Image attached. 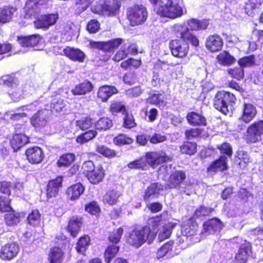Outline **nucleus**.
Here are the masks:
<instances>
[{
  "label": "nucleus",
  "mask_w": 263,
  "mask_h": 263,
  "mask_svg": "<svg viewBox=\"0 0 263 263\" xmlns=\"http://www.w3.org/2000/svg\"><path fill=\"white\" fill-rule=\"evenodd\" d=\"M213 210L211 208L201 206L195 211L194 216L196 218H200L209 215Z\"/></svg>",
  "instance_id": "nucleus-60"
},
{
  "label": "nucleus",
  "mask_w": 263,
  "mask_h": 263,
  "mask_svg": "<svg viewBox=\"0 0 263 263\" xmlns=\"http://www.w3.org/2000/svg\"><path fill=\"white\" fill-rule=\"evenodd\" d=\"M206 47L212 52H216L222 47L223 41L220 36L217 34L209 36L206 41Z\"/></svg>",
  "instance_id": "nucleus-18"
},
{
  "label": "nucleus",
  "mask_w": 263,
  "mask_h": 263,
  "mask_svg": "<svg viewBox=\"0 0 263 263\" xmlns=\"http://www.w3.org/2000/svg\"><path fill=\"white\" fill-rule=\"evenodd\" d=\"M16 9L13 7H7L0 10V22L6 23L12 17Z\"/></svg>",
  "instance_id": "nucleus-40"
},
{
  "label": "nucleus",
  "mask_w": 263,
  "mask_h": 263,
  "mask_svg": "<svg viewBox=\"0 0 263 263\" xmlns=\"http://www.w3.org/2000/svg\"><path fill=\"white\" fill-rule=\"evenodd\" d=\"M228 168V159L226 156H221L208 167V172L210 173H215L217 171L227 170Z\"/></svg>",
  "instance_id": "nucleus-19"
},
{
  "label": "nucleus",
  "mask_w": 263,
  "mask_h": 263,
  "mask_svg": "<svg viewBox=\"0 0 263 263\" xmlns=\"http://www.w3.org/2000/svg\"><path fill=\"white\" fill-rule=\"evenodd\" d=\"M123 233V229L119 228L114 230L109 235V240L113 243L117 244L119 242Z\"/></svg>",
  "instance_id": "nucleus-55"
},
{
  "label": "nucleus",
  "mask_w": 263,
  "mask_h": 263,
  "mask_svg": "<svg viewBox=\"0 0 263 263\" xmlns=\"http://www.w3.org/2000/svg\"><path fill=\"white\" fill-rule=\"evenodd\" d=\"M156 237V233L151 231L149 227H144L140 229H135L129 234L127 239L128 243L138 248L146 240L150 243Z\"/></svg>",
  "instance_id": "nucleus-3"
},
{
  "label": "nucleus",
  "mask_w": 263,
  "mask_h": 263,
  "mask_svg": "<svg viewBox=\"0 0 263 263\" xmlns=\"http://www.w3.org/2000/svg\"><path fill=\"white\" fill-rule=\"evenodd\" d=\"M120 7V4L116 0L100 1L91 7V10L94 13L108 16H115Z\"/></svg>",
  "instance_id": "nucleus-6"
},
{
  "label": "nucleus",
  "mask_w": 263,
  "mask_h": 263,
  "mask_svg": "<svg viewBox=\"0 0 263 263\" xmlns=\"http://www.w3.org/2000/svg\"><path fill=\"white\" fill-rule=\"evenodd\" d=\"M254 56L245 57L238 61L239 66L243 69L244 67H251L254 65Z\"/></svg>",
  "instance_id": "nucleus-57"
},
{
  "label": "nucleus",
  "mask_w": 263,
  "mask_h": 263,
  "mask_svg": "<svg viewBox=\"0 0 263 263\" xmlns=\"http://www.w3.org/2000/svg\"><path fill=\"white\" fill-rule=\"evenodd\" d=\"M184 24L188 27L189 31L191 33L190 30H198L206 29L209 25V23L206 20L199 21L195 18H192L188 20L186 23H184L181 25Z\"/></svg>",
  "instance_id": "nucleus-28"
},
{
  "label": "nucleus",
  "mask_w": 263,
  "mask_h": 263,
  "mask_svg": "<svg viewBox=\"0 0 263 263\" xmlns=\"http://www.w3.org/2000/svg\"><path fill=\"white\" fill-rule=\"evenodd\" d=\"M185 178L186 175L183 171H176L170 176L167 185L170 189L179 187Z\"/></svg>",
  "instance_id": "nucleus-20"
},
{
  "label": "nucleus",
  "mask_w": 263,
  "mask_h": 263,
  "mask_svg": "<svg viewBox=\"0 0 263 263\" xmlns=\"http://www.w3.org/2000/svg\"><path fill=\"white\" fill-rule=\"evenodd\" d=\"M145 159L147 163L153 167L171 160V158L162 151L147 152Z\"/></svg>",
  "instance_id": "nucleus-9"
},
{
  "label": "nucleus",
  "mask_w": 263,
  "mask_h": 263,
  "mask_svg": "<svg viewBox=\"0 0 263 263\" xmlns=\"http://www.w3.org/2000/svg\"><path fill=\"white\" fill-rule=\"evenodd\" d=\"M174 31L178 33L181 39L173 40L170 42L169 47L173 56L183 58L185 57L189 52V47L187 42L193 46H197L199 41L197 37L191 33L185 25H175Z\"/></svg>",
  "instance_id": "nucleus-1"
},
{
  "label": "nucleus",
  "mask_w": 263,
  "mask_h": 263,
  "mask_svg": "<svg viewBox=\"0 0 263 263\" xmlns=\"http://www.w3.org/2000/svg\"><path fill=\"white\" fill-rule=\"evenodd\" d=\"M59 18L57 13L41 15L34 22L35 27L38 29H48L54 25Z\"/></svg>",
  "instance_id": "nucleus-10"
},
{
  "label": "nucleus",
  "mask_w": 263,
  "mask_h": 263,
  "mask_svg": "<svg viewBox=\"0 0 263 263\" xmlns=\"http://www.w3.org/2000/svg\"><path fill=\"white\" fill-rule=\"evenodd\" d=\"M10 199L4 196L0 197V211L2 212H9L11 210L10 206Z\"/></svg>",
  "instance_id": "nucleus-62"
},
{
  "label": "nucleus",
  "mask_w": 263,
  "mask_h": 263,
  "mask_svg": "<svg viewBox=\"0 0 263 263\" xmlns=\"http://www.w3.org/2000/svg\"><path fill=\"white\" fill-rule=\"evenodd\" d=\"M236 158L240 160L238 164L240 168H244L250 162V158L248 153L244 151H239L237 152Z\"/></svg>",
  "instance_id": "nucleus-46"
},
{
  "label": "nucleus",
  "mask_w": 263,
  "mask_h": 263,
  "mask_svg": "<svg viewBox=\"0 0 263 263\" xmlns=\"http://www.w3.org/2000/svg\"><path fill=\"white\" fill-rule=\"evenodd\" d=\"M63 181L62 177H58L55 179L50 181L47 185V196L48 198L55 197L62 186Z\"/></svg>",
  "instance_id": "nucleus-22"
},
{
  "label": "nucleus",
  "mask_w": 263,
  "mask_h": 263,
  "mask_svg": "<svg viewBox=\"0 0 263 263\" xmlns=\"http://www.w3.org/2000/svg\"><path fill=\"white\" fill-rule=\"evenodd\" d=\"M47 111L40 110L34 115L30 119L31 124L35 128H41L47 123Z\"/></svg>",
  "instance_id": "nucleus-21"
},
{
  "label": "nucleus",
  "mask_w": 263,
  "mask_h": 263,
  "mask_svg": "<svg viewBox=\"0 0 263 263\" xmlns=\"http://www.w3.org/2000/svg\"><path fill=\"white\" fill-rule=\"evenodd\" d=\"M221 64L223 65H230L235 62V59L227 51H223L217 57Z\"/></svg>",
  "instance_id": "nucleus-38"
},
{
  "label": "nucleus",
  "mask_w": 263,
  "mask_h": 263,
  "mask_svg": "<svg viewBox=\"0 0 263 263\" xmlns=\"http://www.w3.org/2000/svg\"><path fill=\"white\" fill-rule=\"evenodd\" d=\"M162 189V186L158 183L151 184L145 192L144 200L145 201H148L150 199L154 198L156 195L159 194V191Z\"/></svg>",
  "instance_id": "nucleus-33"
},
{
  "label": "nucleus",
  "mask_w": 263,
  "mask_h": 263,
  "mask_svg": "<svg viewBox=\"0 0 263 263\" xmlns=\"http://www.w3.org/2000/svg\"><path fill=\"white\" fill-rule=\"evenodd\" d=\"M251 250V245L246 240L241 244L238 253L236 254L233 263H245L247 256Z\"/></svg>",
  "instance_id": "nucleus-15"
},
{
  "label": "nucleus",
  "mask_w": 263,
  "mask_h": 263,
  "mask_svg": "<svg viewBox=\"0 0 263 263\" xmlns=\"http://www.w3.org/2000/svg\"><path fill=\"white\" fill-rule=\"evenodd\" d=\"M176 1L165 2L155 8L156 13L161 17L176 18L183 14L182 7Z\"/></svg>",
  "instance_id": "nucleus-5"
},
{
  "label": "nucleus",
  "mask_w": 263,
  "mask_h": 263,
  "mask_svg": "<svg viewBox=\"0 0 263 263\" xmlns=\"http://www.w3.org/2000/svg\"><path fill=\"white\" fill-rule=\"evenodd\" d=\"M128 54L129 52L126 50V47L123 46L121 49L116 53L113 59L115 61L119 62L125 58Z\"/></svg>",
  "instance_id": "nucleus-63"
},
{
  "label": "nucleus",
  "mask_w": 263,
  "mask_h": 263,
  "mask_svg": "<svg viewBox=\"0 0 263 263\" xmlns=\"http://www.w3.org/2000/svg\"><path fill=\"white\" fill-rule=\"evenodd\" d=\"M109 110L112 114L122 112L123 114L127 110L125 106L120 102H114L111 103L109 107Z\"/></svg>",
  "instance_id": "nucleus-53"
},
{
  "label": "nucleus",
  "mask_w": 263,
  "mask_h": 263,
  "mask_svg": "<svg viewBox=\"0 0 263 263\" xmlns=\"http://www.w3.org/2000/svg\"><path fill=\"white\" fill-rule=\"evenodd\" d=\"M186 120L193 126L205 125L206 123V120L204 116L194 111L188 113Z\"/></svg>",
  "instance_id": "nucleus-26"
},
{
  "label": "nucleus",
  "mask_w": 263,
  "mask_h": 263,
  "mask_svg": "<svg viewBox=\"0 0 263 263\" xmlns=\"http://www.w3.org/2000/svg\"><path fill=\"white\" fill-rule=\"evenodd\" d=\"M220 153L226 154L228 157H231L232 155V148L228 143H223L218 147Z\"/></svg>",
  "instance_id": "nucleus-64"
},
{
  "label": "nucleus",
  "mask_w": 263,
  "mask_h": 263,
  "mask_svg": "<svg viewBox=\"0 0 263 263\" xmlns=\"http://www.w3.org/2000/svg\"><path fill=\"white\" fill-rule=\"evenodd\" d=\"M127 18L132 26L143 24L147 18L148 13L145 6L136 5L128 9Z\"/></svg>",
  "instance_id": "nucleus-7"
},
{
  "label": "nucleus",
  "mask_w": 263,
  "mask_h": 263,
  "mask_svg": "<svg viewBox=\"0 0 263 263\" xmlns=\"http://www.w3.org/2000/svg\"><path fill=\"white\" fill-rule=\"evenodd\" d=\"M97 135V132L93 130H90L79 135L77 138V142L80 144L85 143L92 139Z\"/></svg>",
  "instance_id": "nucleus-43"
},
{
  "label": "nucleus",
  "mask_w": 263,
  "mask_h": 263,
  "mask_svg": "<svg viewBox=\"0 0 263 263\" xmlns=\"http://www.w3.org/2000/svg\"><path fill=\"white\" fill-rule=\"evenodd\" d=\"M93 88L92 84L88 81H85L83 83L77 85L74 88L71 90L73 95H83L91 91Z\"/></svg>",
  "instance_id": "nucleus-31"
},
{
  "label": "nucleus",
  "mask_w": 263,
  "mask_h": 263,
  "mask_svg": "<svg viewBox=\"0 0 263 263\" xmlns=\"http://www.w3.org/2000/svg\"><path fill=\"white\" fill-rule=\"evenodd\" d=\"M82 218L78 217H73L69 221L68 229L71 235L73 237L77 236L82 224Z\"/></svg>",
  "instance_id": "nucleus-32"
},
{
  "label": "nucleus",
  "mask_w": 263,
  "mask_h": 263,
  "mask_svg": "<svg viewBox=\"0 0 263 263\" xmlns=\"http://www.w3.org/2000/svg\"><path fill=\"white\" fill-rule=\"evenodd\" d=\"M27 160L32 164H38L42 162L44 158L42 149L39 147L28 148L26 152Z\"/></svg>",
  "instance_id": "nucleus-13"
},
{
  "label": "nucleus",
  "mask_w": 263,
  "mask_h": 263,
  "mask_svg": "<svg viewBox=\"0 0 263 263\" xmlns=\"http://www.w3.org/2000/svg\"><path fill=\"white\" fill-rule=\"evenodd\" d=\"M197 230V223L194 222L192 219H190L184 222L181 229V233L183 236H185L187 239L189 237L196 235Z\"/></svg>",
  "instance_id": "nucleus-25"
},
{
  "label": "nucleus",
  "mask_w": 263,
  "mask_h": 263,
  "mask_svg": "<svg viewBox=\"0 0 263 263\" xmlns=\"http://www.w3.org/2000/svg\"><path fill=\"white\" fill-rule=\"evenodd\" d=\"M117 93L118 90L115 86L104 85L99 89L97 96L99 98L101 99L102 101L106 102L114 94Z\"/></svg>",
  "instance_id": "nucleus-23"
},
{
  "label": "nucleus",
  "mask_w": 263,
  "mask_h": 263,
  "mask_svg": "<svg viewBox=\"0 0 263 263\" xmlns=\"http://www.w3.org/2000/svg\"><path fill=\"white\" fill-rule=\"evenodd\" d=\"M89 241L90 238L88 236L81 237L77 245L76 250L77 252L81 253L85 252L89 245Z\"/></svg>",
  "instance_id": "nucleus-51"
},
{
  "label": "nucleus",
  "mask_w": 263,
  "mask_h": 263,
  "mask_svg": "<svg viewBox=\"0 0 263 263\" xmlns=\"http://www.w3.org/2000/svg\"><path fill=\"white\" fill-rule=\"evenodd\" d=\"M96 151L98 153L106 157H113L116 155V153L114 151L102 145H98Z\"/></svg>",
  "instance_id": "nucleus-54"
},
{
  "label": "nucleus",
  "mask_w": 263,
  "mask_h": 263,
  "mask_svg": "<svg viewBox=\"0 0 263 263\" xmlns=\"http://www.w3.org/2000/svg\"><path fill=\"white\" fill-rule=\"evenodd\" d=\"M63 52L66 57L72 61L82 62L85 58L84 52L79 49L67 47L64 49Z\"/></svg>",
  "instance_id": "nucleus-24"
},
{
  "label": "nucleus",
  "mask_w": 263,
  "mask_h": 263,
  "mask_svg": "<svg viewBox=\"0 0 263 263\" xmlns=\"http://www.w3.org/2000/svg\"><path fill=\"white\" fill-rule=\"evenodd\" d=\"M105 175V171L102 167L99 166L92 170H87L86 177L89 181L93 184L101 182Z\"/></svg>",
  "instance_id": "nucleus-17"
},
{
  "label": "nucleus",
  "mask_w": 263,
  "mask_h": 263,
  "mask_svg": "<svg viewBox=\"0 0 263 263\" xmlns=\"http://www.w3.org/2000/svg\"><path fill=\"white\" fill-rule=\"evenodd\" d=\"M75 156L72 154H66L62 156L57 162L59 166H67L74 160Z\"/></svg>",
  "instance_id": "nucleus-47"
},
{
  "label": "nucleus",
  "mask_w": 263,
  "mask_h": 263,
  "mask_svg": "<svg viewBox=\"0 0 263 263\" xmlns=\"http://www.w3.org/2000/svg\"><path fill=\"white\" fill-rule=\"evenodd\" d=\"M29 142L28 137L24 134H15L11 141V144L14 150H17Z\"/></svg>",
  "instance_id": "nucleus-34"
},
{
  "label": "nucleus",
  "mask_w": 263,
  "mask_h": 263,
  "mask_svg": "<svg viewBox=\"0 0 263 263\" xmlns=\"http://www.w3.org/2000/svg\"><path fill=\"white\" fill-rule=\"evenodd\" d=\"M41 220V214L37 210H32L27 217V221L29 224L37 226L40 223Z\"/></svg>",
  "instance_id": "nucleus-48"
},
{
  "label": "nucleus",
  "mask_w": 263,
  "mask_h": 263,
  "mask_svg": "<svg viewBox=\"0 0 263 263\" xmlns=\"http://www.w3.org/2000/svg\"><path fill=\"white\" fill-rule=\"evenodd\" d=\"M119 247L116 246H109L106 249L104 253L105 261L106 263H110L119 251Z\"/></svg>",
  "instance_id": "nucleus-45"
},
{
  "label": "nucleus",
  "mask_w": 263,
  "mask_h": 263,
  "mask_svg": "<svg viewBox=\"0 0 263 263\" xmlns=\"http://www.w3.org/2000/svg\"><path fill=\"white\" fill-rule=\"evenodd\" d=\"M50 263H61L63 259V253L58 247L52 248L49 254Z\"/></svg>",
  "instance_id": "nucleus-37"
},
{
  "label": "nucleus",
  "mask_w": 263,
  "mask_h": 263,
  "mask_svg": "<svg viewBox=\"0 0 263 263\" xmlns=\"http://www.w3.org/2000/svg\"><path fill=\"white\" fill-rule=\"evenodd\" d=\"M228 72L232 78L237 80H241L244 76L243 70L240 66V67L230 68L228 70Z\"/></svg>",
  "instance_id": "nucleus-58"
},
{
  "label": "nucleus",
  "mask_w": 263,
  "mask_h": 263,
  "mask_svg": "<svg viewBox=\"0 0 263 263\" xmlns=\"http://www.w3.org/2000/svg\"><path fill=\"white\" fill-rule=\"evenodd\" d=\"M223 227L220 219L214 218L205 221L203 224L204 232L208 234L219 232Z\"/></svg>",
  "instance_id": "nucleus-16"
},
{
  "label": "nucleus",
  "mask_w": 263,
  "mask_h": 263,
  "mask_svg": "<svg viewBox=\"0 0 263 263\" xmlns=\"http://www.w3.org/2000/svg\"><path fill=\"white\" fill-rule=\"evenodd\" d=\"M263 135V120H258L247 128L245 138L248 143H255L261 139Z\"/></svg>",
  "instance_id": "nucleus-8"
},
{
  "label": "nucleus",
  "mask_w": 263,
  "mask_h": 263,
  "mask_svg": "<svg viewBox=\"0 0 263 263\" xmlns=\"http://www.w3.org/2000/svg\"><path fill=\"white\" fill-rule=\"evenodd\" d=\"M123 127L127 128H131L136 126L135 119L132 114H129L127 111L123 114Z\"/></svg>",
  "instance_id": "nucleus-52"
},
{
  "label": "nucleus",
  "mask_w": 263,
  "mask_h": 263,
  "mask_svg": "<svg viewBox=\"0 0 263 263\" xmlns=\"http://www.w3.org/2000/svg\"><path fill=\"white\" fill-rule=\"evenodd\" d=\"M84 187L81 183H77L70 186L67 191V194L71 200L78 199L83 193Z\"/></svg>",
  "instance_id": "nucleus-30"
},
{
  "label": "nucleus",
  "mask_w": 263,
  "mask_h": 263,
  "mask_svg": "<svg viewBox=\"0 0 263 263\" xmlns=\"http://www.w3.org/2000/svg\"><path fill=\"white\" fill-rule=\"evenodd\" d=\"M180 151L182 154L193 155L196 152V144L193 142H185L180 147Z\"/></svg>",
  "instance_id": "nucleus-50"
},
{
  "label": "nucleus",
  "mask_w": 263,
  "mask_h": 263,
  "mask_svg": "<svg viewBox=\"0 0 263 263\" xmlns=\"http://www.w3.org/2000/svg\"><path fill=\"white\" fill-rule=\"evenodd\" d=\"M173 242L170 241L162 246L157 251V257L158 259L165 257L168 258L172 256V250Z\"/></svg>",
  "instance_id": "nucleus-36"
},
{
  "label": "nucleus",
  "mask_w": 263,
  "mask_h": 263,
  "mask_svg": "<svg viewBox=\"0 0 263 263\" xmlns=\"http://www.w3.org/2000/svg\"><path fill=\"white\" fill-rule=\"evenodd\" d=\"M133 141L132 138L123 134L120 135L114 139V142L117 145L130 144Z\"/></svg>",
  "instance_id": "nucleus-59"
},
{
  "label": "nucleus",
  "mask_w": 263,
  "mask_h": 263,
  "mask_svg": "<svg viewBox=\"0 0 263 263\" xmlns=\"http://www.w3.org/2000/svg\"><path fill=\"white\" fill-rule=\"evenodd\" d=\"M65 106V103L59 95H56L51 100L50 107L53 111L59 112Z\"/></svg>",
  "instance_id": "nucleus-42"
},
{
  "label": "nucleus",
  "mask_w": 263,
  "mask_h": 263,
  "mask_svg": "<svg viewBox=\"0 0 263 263\" xmlns=\"http://www.w3.org/2000/svg\"><path fill=\"white\" fill-rule=\"evenodd\" d=\"M5 220L7 225L13 226L20 221V214L17 213H9L5 215Z\"/></svg>",
  "instance_id": "nucleus-49"
},
{
  "label": "nucleus",
  "mask_w": 263,
  "mask_h": 263,
  "mask_svg": "<svg viewBox=\"0 0 263 263\" xmlns=\"http://www.w3.org/2000/svg\"><path fill=\"white\" fill-rule=\"evenodd\" d=\"M112 121L111 119L103 117L96 122L95 126L97 129L106 130L112 127Z\"/></svg>",
  "instance_id": "nucleus-44"
},
{
  "label": "nucleus",
  "mask_w": 263,
  "mask_h": 263,
  "mask_svg": "<svg viewBox=\"0 0 263 263\" xmlns=\"http://www.w3.org/2000/svg\"><path fill=\"white\" fill-rule=\"evenodd\" d=\"M119 194L116 191L112 190L107 192L103 197V202L109 205H113L117 203Z\"/></svg>",
  "instance_id": "nucleus-41"
},
{
  "label": "nucleus",
  "mask_w": 263,
  "mask_h": 263,
  "mask_svg": "<svg viewBox=\"0 0 263 263\" xmlns=\"http://www.w3.org/2000/svg\"><path fill=\"white\" fill-rule=\"evenodd\" d=\"M2 80L5 85L12 89L9 94L14 102H17L23 99L28 93H31L34 90V88L29 84L18 86V80L11 76H3Z\"/></svg>",
  "instance_id": "nucleus-2"
},
{
  "label": "nucleus",
  "mask_w": 263,
  "mask_h": 263,
  "mask_svg": "<svg viewBox=\"0 0 263 263\" xmlns=\"http://www.w3.org/2000/svg\"><path fill=\"white\" fill-rule=\"evenodd\" d=\"M175 224L168 222L164 225L160 231L158 235V239L160 241H162L165 239L168 238L172 233V229L174 228Z\"/></svg>",
  "instance_id": "nucleus-39"
},
{
  "label": "nucleus",
  "mask_w": 263,
  "mask_h": 263,
  "mask_svg": "<svg viewBox=\"0 0 263 263\" xmlns=\"http://www.w3.org/2000/svg\"><path fill=\"white\" fill-rule=\"evenodd\" d=\"M256 114L257 110L254 105L250 103H245L242 108V113L239 119L246 123H248L254 119Z\"/></svg>",
  "instance_id": "nucleus-14"
},
{
  "label": "nucleus",
  "mask_w": 263,
  "mask_h": 263,
  "mask_svg": "<svg viewBox=\"0 0 263 263\" xmlns=\"http://www.w3.org/2000/svg\"><path fill=\"white\" fill-rule=\"evenodd\" d=\"M17 39L19 44L23 47H33L38 44L41 40V37L37 34L20 36Z\"/></svg>",
  "instance_id": "nucleus-27"
},
{
  "label": "nucleus",
  "mask_w": 263,
  "mask_h": 263,
  "mask_svg": "<svg viewBox=\"0 0 263 263\" xmlns=\"http://www.w3.org/2000/svg\"><path fill=\"white\" fill-rule=\"evenodd\" d=\"M48 0H28L26 4L25 10L30 15H34L40 6L47 4Z\"/></svg>",
  "instance_id": "nucleus-29"
},
{
  "label": "nucleus",
  "mask_w": 263,
  "mask_h": 263,
  "mask_svg": "<svg viewBox=\"0 0 263 263\" xmlns=\"http://www.w3.org/2000/svg\"><path fill=\"white\" fill-rule=\"evenodd\" d=\"M261 6L260 0H249L245 6L246 13L249 16L253 17Z\"/></svg>",
  "instance_id": "nucleus-35"
},
{
  "label": "nucleus",
  "mask_w": 263,
  "mask_h": 263,
  "mask_svg": "<svg viewBox=\"0 0 263 263\" xmlns=\"http://www.w3.org/2000/svg\"><path fill=\"white\" fill-rule=\"evenodd\" d=\"M236 98L233 93L229 91H218L214 100L215 108L224 115L231 112Z\"/></svg>",
  "instance_id": "nucleus-4"
},
{
  "label": "nucleus",
  "mask_w": 263,
  "mask_h": 263,
  "mask_svg": "<svg viewBox=\"0 0 263 263\" xmlns=\"http://www.w3.org/2000/svg\"><path fill=\"white\" fill-rule=\"evenodd\" d=\"M20 250V247L15 243H10L3 246L0 252V257L10 260L15 257Z\"/></svg>",
  "instance_id": "nucleus-12"
},
{
  "label": "nucleus",
  "mask_w": 263,
  "mask_h": 263,
  "mask_svg": "<svg viewBox=\"0 0 263 263\" xmlns=\"http://www.w3.org/2000/svg\"><path fill=\"white\" fill-rule=\"evenodd\" d=\"M92 124L91 120L89 118H85L77 120L76 125L82 130H86L90 128Z\"/></svg>",
  "instance_id": "nucleus-56"
},
{
  "label": "nucleus",
  "mask_w": 263,
  "mask_h": 263,
  "mask_svg": "<svg viewBox=\"0 0 263 263\" xmlns=\"http://www.w3.org/2000/svg\"><path fill=\"white\" fill-rule=\"evenodd\" d=\"M146 161L143 159L136 160L128 164V167L130 169H144L146 166Z\"/></svg>",
  "instance_id": "nucleus-61"
},
{
  "label": "nucleus",
  "mask_w": 263,
  "mask_h": 263,
  "mask_svg": "<svg viewBox=\"0 0 263 263\" xmlns=\"http://www.w3.org/2000/svg\"><path fill=\"white\" fill-rule=\"evenodd\" d=\"M122 41V39L117 38L108 42H90V45L93 48L99 49L104 51H111L117 48Z\"/></svg>",
  "instance_id": "nucleus-11"
}]
</instances>
